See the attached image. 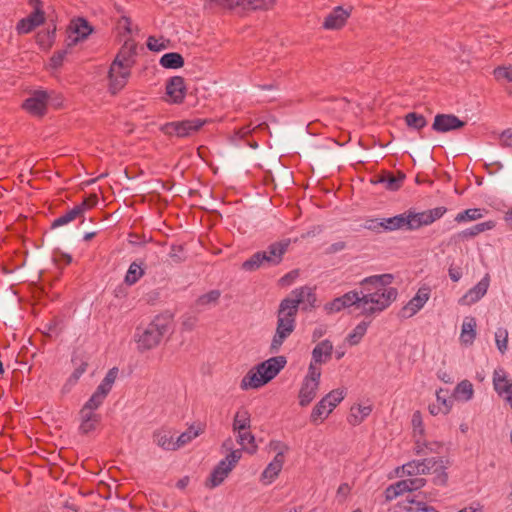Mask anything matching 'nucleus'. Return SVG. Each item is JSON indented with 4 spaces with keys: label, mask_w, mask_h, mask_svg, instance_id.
I'll return each instance as SVG.
<instances>
[{
    "label": "nucleus",
    "mask_w": 512,
    "mask_h": 512,
    "mask_svg": "<svg viewBox=\"0 0 512 512\" xmlns=\"http://www.w3.org/2000/svg\"><path fill=\"white\" fill-rule=\"evenodd\" d=\"M333 344L329 339H325L316 344L311 352V361L308 369L314 368L321 371L320 366L326 364L332 357Z\"/></svg>",
    "instance_id": "19"
},
{
    "label": "nucleus",
    "mask_w": 512,
    "mask_h": 512,
    "mask_svg": "<svg viewBox=\"0 0 512 512\" xmlns=\"http://www.w3.org/2000/svg\"><path fill=\"white\" fill-rule=\"evenodd\" d=\"M154 442L164 450L174 451L176 450V443L171 435V433L167 430L161 429L157 430L153 433Z\"/></svg>",
    "instance_id": "36"
},
{
    "label": "nucleus",
    "mask_w": 512,
    "mask_h": 512,
    "mask_svg": "<svg viewBox=\"0 0 512 512\" xmlns=\"http://www.w3.org/2000/svg\"><path fill=\"white\" fill-rule=\"evenodd\" d=\"M80 419L79 432L81 434H88L96 429V426L101 420V416L95 412L80 410Z\"/></svg>",
    "instance_id": "31"
},
{
    "label": "nucleus",
    "mask_w": 512,
    "mask_h": 512,
    "mask_svg": "<svg viewBox=\"0 0 512 512\" xmlns=\"http://www.w3.org/2000/svg\"><path fill=\"white\" fill-rule=\"evenodd\" d=\"M442 448V442L426 441L422 437L415 439L414 451L417 455L439 454Z\"/></svg>",
    "instance_id": "32"
},
{
    "label": "nucleus",
    "mask_w": 512,
    "mask_h": 512,
    "mask_svg": "<svg viewBox=\"0 0 512 512\" xmlns=\"http://www.w3.org/2000/svg\"><path fill=\"white\" fill-rule=\"evenodd\" d=\"M144 273L145 272L141 264L132 262L126 272L124 282L129 286L134 285L140 280Z\"/></svg>",
    "instance_id": "45"
},
{
    "label": "nucleus",
    "mask_w": 512,
    "mask_h": 512,
    "mask_svg": "<svg viewBox=\"0 0 512 512\" xmlns=\"http://www.w3.org/2000/svg\"><path fill=\"white\" fill-rule=\"evenodd\" d=\"M135 56V42L126 40L112 61L108 72L109 90L113 94L121 91L128 83L135 64Z\"/></svg>",
    "instance_id": "3"
},
{
    "label": "nucleus",
    "mask_w": 512,
    "mask_h": 512,
    "mask_svg": "<svg viewBox=\"0 0 512 512\" xmlns=\"http://www.w3.org/2000/svg\"><path fill=\"white\" fill-rule=\"evenodd\" d=\"M72 361L75 365V369L68 378L66 384L64 385V389L66 388L67 390H69L71 386L75 385L78 382L80 377L85 373L88 366L87 362L83 360H80L79 363H77L76 359H73Z\"/></svg>",
    "instance_id": "47"
},
{
    "label": "nucleus",
    "mask_w": 512,
    "mask_h": 512,
    "mask_svg": "<svg viewBox=\"0 0 512 512\" xmlns=\"http://www.w3.org/2000/svg\"><path fill=\"white\" fill-rule=\"evenodd\" d=\"M482 210L479 208H470L458 213L455 217V221L463 223L466 221H474L482 218Z\"/></svg>",
    "instance_id": "50"
},
{
    "label": "nucleus",
    "mask_w": 512,
    "mask_h": 512,
    "mask_svg": "<svg viewBox=\"0 0 512 512\" xmlns=\"http://www.w3.org/2000/svg\"><path fill=\"white\" fill-rule=\"evenodd\" d=\"M265 260V253L257 251L242 263L241 269L246 272H254L262 267H267Z\"/></svg>",
    "instance_id": "40"
},
{
    "label": "nucleus",
    "mask_w": 512,
    "mask_h": 512,
    "mask_svg": "<svg viewBox=\"0 0 512 512\" xmlns=\"http://www.w3.org/2000/svg\"><path fill=\"white\" fill-rule=\"evenodd\" d=\"M321 379V371L308 369L298 392V402L301 407L310 405L317 396Z\"/></svg>",
    "instance_id": "10"
},
{
    "label": "nucleus",
    "mask_w": 512,
    "mask_h": 512,
    "mask_svg": "<svg viewBox=\"0 0 512 512\" xmlns=\"http://www.w3.org/2000/svg\"><path fill=\"white\" fill-rule=\"evenodd\" d=\"M220 297H221L220 290H217V289L210 290L209 292L200 295L196 299L195 307L199 311H203V310L209 309V308L214 307V306H216L218 304Z\"/></svg>",
    "instance_id": "34"
},
{
    "label": "nucleus",
    "mask_w": 512,
    "mask_h": 512,
    "mask_svg": "<svg viewBox=\"0 0 512 512\" xmlns=\"http://www.w3.org/2000/svg\"><path fill=\"white\" fill-rule=\"evenodd\" d=\"M288 449V446H283V449L279 450L273 460L266 466L261 474V480L264 484H271L278 477L283 468L285 452Z\"/></svg>",
    "instance_id": "24"
},
{
    "label": "nucleus",
    "mask_w": 512,
    "mask_h": 512,
    "mask_svg": "<svg viewBox=\"0 0 512 512\" xmlns=\"http://www.w3.org/2000/svg\"><path fill=\"white\" fill-rule=\"evenodd\" d=\"M197 323V318L194 316H186L182 321V328L185 331H192Z\"/></svg>",
    "instance_id": "62"
},
{
    "label": "nucleus",
    "mask_w": 512,
    "mask_h": 512,
    "mask_svg": "<svg viewBox=\"0 0 512 512\" xmlns=\"http://www.w3.org/2000/svg\"><path fill=\"white\" fill-rule=\"evenodd\" d=\"M267 380L258 366L252 368L241 380L240 387L243 390L256 389L265 385Z\"/></svg>",
    "instance_id": "30"
},
{
    "label": "nucleus",
    "mask_w": 512,
    "mask_h": 512,
    "mask_svg": "<svg viewBox=\"0 0 512 512\" xmlns=\"http://www.w3.org/2000/svg\"><path fill=\"white\" fill-rule=\"evenodd\" d=\"M286 363L287 360L285 356H275L263 361L257 366L267 382H269L285 367Z\"/></svg>",
    "instance_id": "28"
},
{
    "label": "nucleus",
    "mask_w": 512,
    "mask_h": 512,
    "mask_svg": "<svg viewBox=\"0 0 512 512\" xmlns=\"http://www.w3.org/2000/svg\"><path fill=\"white\" fill-rule=\"evenodd\" d=\"M68 48L69 47L67 46L66 49L56 51L53 54V56L50 59V66L53 69H57L63 64V61H64L66 55L68 54Z\"/></svg>",
    "instance_id": "57"
},
{
    "label": "nucleus",
    "mask_w": 512,
    "mask_h": 512,
    "mask_svg": "<svg viewBox=\"0 0 512 512\" xmlns=\"http://www.w3.org/2000/svg\"><path fill=\"white\" fill-rule=\"evenodd\" d=\"M369 323L361 321L357 326L347 335L346 340L351 345H357L367 332Z\"/></svg>",
    "instance_id": "46"
},
{
    "label": "nucleus",
    "mask_w": 512,
    "mask_h": 512,
    "mask_svg": "<svg viewBox=\"0 0 512 512\" xmlns=\"http://www.w3.org/2000/svg\"><path fill=\"white\" fill-rule=\"evenodd\" d=\"M233 431L249 430L251 426L250 413L246 409H240L236 412L233 420Z\"/></svg>",
    "instance_id": "42"
},
{
    "label": "nucleus",
    "mask_w": 512,
    "mask_h": 512,
    "mask_svg": "<svg viewBox=\"0 0 512 512\" xmlns=\"http://www.w3.org/2000/svg\"><path fill=\"white\" fill-rule=\"evenodd\" d=\"M117 29L120 33L132 34L133 27L131 19L127 16H122L117 22Z\"/></svg>",
    "instance_id": "58"
},
{
    "label": "nucleus",
    "mask_w": 512,
    "mask_h": 512,
    "mask_svg": "<svg viewBox=\"0 0 512 512\" xmlns=\"http://www.w3.org/2000/svg\"><path fill=\"white\" fill-rule=\"evenodd\" d=\"M70 30L75 36H69L68 47H72L79 41L86 39L92 33L93 28L86 19L77 18L71 22Z\"/></svg>",
    "instance_id": "27"
},
{
    "label": "nucleus",
    "mask_w": 512,
    "mask_h": 512,
    "mask_svg": "<svg viewBox=\"0 0 512 512\" xmlns=\"http://www.w3.org/2000/svg\"><path fill=\"white\" fill-rule=\"evenodd\" d=\"M406 502L409 506H404L406 512H438L433 506L423 501H417L413 497H407Z\"/></svg>",
    "instance_id": "48"
},
{
    "label": "nucleus",
    "mask_w": 512,
    "mask_h": 512,
    "mask_svg": "<svg viewBox=\"0 0 512 512\" xmlns=\"http://www.w3.org/2000/svg\"><path fill=\"white\" fill-rule=\"evenodd\" d=\"M372 412L371 405H356L350 409V414L347 418L349 424L353 426L360 425Z\"/></svg>",
    "instance_id": "35"
},
{
    "label": "nucleus",
    "mask_w": 512,
    "mask_h": 512,
    "mask_svg": "<svg viewBox=\"0 0 512 512\" xmlns=\"http://www.w3.org/2000/svg\"><path fill=\"white\" fill-rule=\"evenodd\" d=\"M476 327L477 323L474 317L467 316L464 318L459 337L461 344L464 346H471L474 343L477 335Z\"/></svg>",
    "instance_id": "29"
},
{
    "label": "nucleus",
    "mask_w": 512,
    "mask_h": 512,
    "mask_svg": "<svg viewBox=\"0 0 512 512\" xmlns=\"http://www.w3.org/2000/svg\"><path fill=\"white\" fill-rule=\"evenodd\" d=\"M351 492V487L348 483H342L337 489L336 497L340 502H344Z\"/></svg>",
    "instance_id": "60"
},
{
    "label": "nucleus",
    "mask_w": 512,
    "mask_h": 512,
    "mask_svg": "<svg viewBox=\"0 0 512 512\" xmlns=\"http://www.w3.org/2000/svg\"><path fill=\"white\" fill-rule=\"evenodd\" d=\"M426 485V479L422 477H410L407 479H403L397 481L396 483L390 485L386 491V498L392 500L406 492H413L421 489Z\"/></svg>",
    "instance_id": "15"
},
{
    "label": "nucleus",
    "mask_w": 512,
    "mask_h": 512,
    "mask_svg": "<svg viewBox=\"0 0 512 512\" xmlns=\"http://www.w3.org/2000/svg\"><path fill=\"white\" fill-rule=\"evenodd\" d=\"M495 79L499 82H510L512 83V66L497 67L493 71Z\"/></svg>",
    "instance_id": "53"
},
{
    "label": "nucleus",
    "mask_w": 512,
    "mask_h": 512,
    "mask_svg": "<svg viewBox=\"0 0 512 512\" xmlns=\"http://www.w3.org/2000/svg\"><path fill=\"white\" fill-rule=\"evenodd\" d=\"M97 203V197L83 200L80 204L75 205L72 209L57 217L52 222V228L65 226L77 218L83 217L84 213L94 207Z\"/></svg>",
    "instance_id": "14"
},
{
    "label": "nucleus",
    "mask_w": 512,
    "mask_h": 512,
    "mask_svg": "<svg viewBox=\"0 0 512 512\" xmlns=\"http://www.w3.org/2000/svg\"><path fill=\"white\" fill-rule=\"evenodd\" d=\"M392 274L366 277L360 281L359 309L365 316L379 314L387 309L397 298L398 291L391 287Z\"/></svg>",
    "instance_id": "1"
},
{
    "label": "nucleus",
    "mask_w": 512,
    "mask_h": 512,
    "mask_svg": "<svg viewBox=\"0 0 512 512\" xmlns=\"http://www.w3.org/2000/svg\"><path fill=\"white\" fill-rule=\"evenodd\" d=\"M170 320L164 316H156L145 328L136 333L137 349L140 352L157 347L164 335L169 331Z\"/></svg>",
    "instance_id": "4"
},
{
    "label": "nucleus",
    "mask_w": 512,
    "mask_h": 512,
    "mask_svg": "<svg viewBox=\"0 0 512 512\" xmlns=\"http://www.w3.org/2000/svg\"><path fill=\"white\" fill-rule=\"evenodd\" d=\"M436 402L439 403L441 406H448L449 411L452 408L453 401L449 397V391L447 389L440 388L436 392Z\"/></svg>",
    "instance_id": "56"
},
{
    "label": "nucleus",
    "mask_w": 512,
    "mask_h": 512,
    "mask_svg": "<svg viewBox=\"0 0 512 512\" xmlns=\"http://www.w3.org/2000/svg\"><path fill=\"white\" fill-rule=\"evenodd\" d=\"M405 123L409 128L421 130L427 125V120L422 114L410 112L405 115Z\"/></svg>",
    "instance_id": "49"
},
{
    "label": "nucleus",
    "mask_w": 512,
    "mask_h": 512,
    "mask_svg": "<svg viewBox=\"0 0 512 512\" xmlns=\"http://www.w3.org/2000/svg\"><path fill=\"white\" fill-rule=\"evenodd\" d=\"M55 32H56V29L53 28L52 30H47V31L38 33L37 37H36V41L39 44V46L43 49H49L54 42Z\"/></svg>",
    "instance_id": "52"
},
{
    "label": "nucleus",
    "mask_w": 512,
    "mask_h": 512,
    "mask_svg": "<svg viewBox=\"0 0 512 512\" xmlns=\"http://www.w3.org/2000/svg\"><path fill=\"white\" fill-rule=\"evenodd\" d=\"M495 343L497 349L501 354H504L508 349V331L504 327L497 328L495 332Z\"/></svg>",
    "instance_id": "51"
},
{
    "label": "nucleus",
    "mask_w": 512,
    "mask_h": 512,
    "mask_svg": "<svg viewBox=\"0 0 512 512\" xmlns=\"http://www.w3.org/2000/svg\"><path fill=\"white\" fill-rule=\"evenodd\" d=\"M474 389L473 384L469 380H462L459 382L455 389L453 396L458 401L467 402L473 398Z\"/></svg>",
    "instance_id": "37"
},
{
    "label": "nucleus",
    "mask_w": 512,
    "mask_h": 512,
    "mask_svg": "<svg viewBox=\"0 0 512 512\" xmlns=\"http://www.w3.org/2000/svg\"><path fill=\"white\" fill-rule=\"evenodd\" d=\"M296 316L297 315L279 304L276 330L269 347L271 353H278L286 339L294 332L296 328Z\"/></svg>",
    "instance_id": "5"
},
{
    "label": "nucleus",
    "mask_w": 512,
    "mask_h": 512,
    "mask_svg": "<svg viewBox=\"0 0 512 512\" xmlns=\"http://www.w3.org/2000/svg\"><path fill=\"white\" fill-rule=\"evenodd\" d=\"M159 64L166 69H179L184 65V59L177 52H169L160 58Z\"/></svg>",
    "instance_id": "41"
},
{
    "label": "nucleus",
    "mask_w": 512,
    "mask_h": 512,
    "mask_svg": "<svg viewBox=\"0 0 512 512\" xmlns=\"http://www.w3.org/2000/svg\"><path fill=\"white\" fill-rule=\"evenodd\" d=\"M346 396L343 388L330 391L314 406L310 414V422L318 425L325 421L332 411L340 404Z\"/></svg>",
    "instance_id": "8"
},
{
    "label": "nucleus",
    "mask_w": 512,
    "mask_h": 512,
    "mask_svg": "<svg viewBox=\"0 0 512 512\" xmlns=\"http://www.w3.org/2000/svg\"><path fill=\"white\" fill-rule=\"evenodd\" d=\"M494 228V223L492 221H486L482 223H478L472 227H469L461 232H459L456 237L460 240H467L469 238H473L477 236L478 234L486 231L491 230Z\"/></svg>",
    "instance_id": "39"
},
{
    "label": "nucleus",
    "mask_w": 512,
    "mask_h": 512,
    "mask_svg": "<svg viewBox=\"0 0 512 512\" xmlns=\"http://www.w3.org/2000/svg\"><path fill=\"white\" fill-rule=\"evenodd\" d=\"M290 244V239H283L271 243L268 245L266 250L260 251L261 253H265L266 266L274 267L279 265L282 262L283 256L287 252Z\"/></svg>",
    "instance_id": "20"
},
{
    "label": "nucleus",
    "mask_w": 512,
    "mask_h": 512,
    "mask_svg": "<svg viewBox=\"0 0 512 512\" xmlns=\"http://www.w3.org/2000/svg\"><path fill=\"white\" fill-rule=\"evenodd\" d=\"M317 296L313 288L302 286L292 290L289 297L284 298L280 305L297 315L298 309L310 311L316 306Z\"/></svg>",
    "instance_id": "7"
},
{
    "label": "nucleus",
    "mask_w": 512,
    "mask_h": 512,
    "mask_svg": "<svg viewBox=\"0 0 512 512\" xmlns=\"http://www.w3.org/2000/svg\"><path fill=\"white\" fill-rule=\"evenodd\" d=\"M214 2L227 9L241 8L244 11H266L272 9L275 0H214Z\"/></svg>",
    "instance_id": "12"
},
{
    "label": "nucleus",
    "mask_w": 512,
    "mask_h": 512,
    "mask_svg": "<svg viewBox=\"0 0 512 512\" xmlns=\"http://www.w3.org/2000/svg\"><path fill=\"white\" fill-rule=\"evenodd\" d=\"M412 424H413V430H414V437L420 438L424 434V426L422 422V417L419 411H416L413 413L412 416Z\"/></svg>",
    "instance_id": "54"
},
{
    "label": "nucleus",
    "mask_w": 512,
    "mask_h": 512,
    "mask_svg": "<svg viewBox=\"0 0 512 512\" xmlns=\"http://www.w3.org/2000/svg\"><path fill=\"white\" fill-rule=\"evenodd\" d=\"M147 47L151 51L159 52L161 50H164L166 48V45L164 42H161L159 39L155 38L154 36H150L147 39Z\"/></svg>",
    "instance_id": "59"
},
{
    "label": "nucleus",
    "mask_w": 512,
    "mask_h": 512,
    "mask_svg": "<svg viewBox=\"0 0 512 512\" xmlns=\"http://www.w3.org/2000/svg\"><path fill=\"white\" fill-rule=\"evenodd\" d=\"M490 285V277L486 274L476 285L470 288L458 301L460 305L470 306L485 296Z\"/></svg>",
    "instance_id": "23"
},
{
    "label": "nucleus",
    "mask_w": 512,
    "mask_h": 512,
    "mask_svg": "<svg viewBox=\"0 0 512 512\" xmlns=\"http://www.w3.org/2000/svg\"><path fill=\"white\" fill-rule=\"evenodd\" d=\"M204 125L201 119H191L166 123L162 131L169 136L187 137L198 131Z\"/></svg>",
    "instance_id": "11"
},
{
    "label": "nucleus",
    "mask_w": 512,
    "mask_h": 512,
    "mask_svg": "<svg viewBox=\"0 0 512 512\" xmlns=\"http://www.w3.org/2000/svg\"><path fill=\"white\" fill-rule=\"evenodd\" d=\"M425 464L428 466L429 474H433V482L435 485L444 486L448 481L446 472L448 461L443 458H425Z\"/></svg>",
    "instance_id": "25"
},
{
    "label": "nucleus",
    "mask_w": 512,
    "mask_h": 512,
    "mask_svg": "<svg viewBox=\"0 0 512 512\" xmlns=\"http://www.w3.org/2000/svg\"><path fill=\"white\" fill-rule=\"evenodd\" d=\"M166 102L170 104L183 103L186 96L185 80L181 76H173L166 83Z\"/></svg>",
    "instance_id": "21"
},
{
    "label": "nucleus",
    "mask_w": 512,
    "mask_h": 512,
    "mask_svg": "<svg viewBox=\"0 0 512 512\" xmlns=\"http://www.w3.org/2000/svg\"><path fill=\"white\" fill-rule=\"evenodd\" d=\"M119 370L117 367H113L108 370L103 380L97 386L94 393L83 405L82 411L95 412L103 403L118 377Z\"/></svg>",
    "instance_id": "9"
},
{
    "label": "nucleus",
    "mask_w": 512,
    "mask_h": 512,
    "mask_svg": "<svg viewBox=\"0 0 512 512\" xmlns=\"http://www.w3.org/2000/svg\"><path fill=\"white\" fill-rule=\"evenodd\" d=\"M431 296L430 286L422 285L412 299L400 310V316L408 319L416 315L427 303Z\"/></svg>",
    "instance_id": "13"
},
{
    "label": "nucleus",
    "mask_w": 512,
    "mask_h": 512,
    "mask_svg": "<svg viewBox=\"0 0 512 512\" xmlns=\"http://www.w3.org/2000/svg\"><path fill=\"white\" fill-rule=\"evenodd\" d=\"M500 141L503 146L512 147V129H507L502 132Z\"/></svg>",
    "instance_id": "63"
},
{
    "label": "nucleus",
    "mask_w": 512,
    "mask_h": 512,
    "mask_svg": "<svg viewBox=\"0 0 512 512\" xmlns=\"http://www.w3.org/2000/svg\"><path fill=\"white\" fill-rule=\"evenodd\" d=\"M382 224V218H368L364 221L363 227L375 233H383Z\"/></svg>",
    "instance_id": "55"
},
{
    "label": "nucleus",
    "mask_w": 512,
    "mask_h": 512,
    "mask_svg": "<svg viewBox=\"0 0 512 512\" xmlns=\"http://www.w3.org/2000/svg\"><path fill=\"white\" fill-rule=\"evenodd\" d=\"M465 126V122L454 114H437L434 117L432 130L437 133H447L461 129Z\"/></svg>",
    "instance_id": "22"
},
{
    "label": "nucleus",
    "mask_w": 512,
    "mask_h": 512,
    "mask_svg": "<svg viewBox=\"0 0 512 512\" xmlns=\"http://www.w3.org/2000/svg\"><path fill=\"white\" fill-rule=\"evenodd\" d=\"M404 179L405 175L403 173H399L397 176L388 173L382 176L378 182L383 184L387 190L397 191L402 186Z\"/></svg>",
    "instance_id": "44"
},
{
    "label": "nucleus",
    "mask_w": 512,
    "mask_h": 512,
    "mask_svg": "<svg viewBox=\"0 0 512 512\" xmlns=\"http://www.w3.org/2000/svg\"><path fill=\"white\" fill-rule=\"evenodd\" d=\"M350 14L351 10L337 6L325 17L322 27L326 30H338L345 25Z\"/></svg>",
    "instance_id": "26"
},
{
    "label": "nucleus",
    "mask_w": 512,
    "mask_h": 512,
    "mask_svg": "<svg viewBox=\"0 0 512 512\" xmlns=\"http://www.w3.org/2000/svg\"><path fill=\"white\" fill-rule=\"evenodd\" d=\"M447 212L444 206L435 207L421 212L409 209L404 213L382 218V232H393L396 230L415 231L424 226L433 224L442 218Z\"/></svg>",
    "instance_id": "2"
},
{
    "label": "nucleus",
    "mask_w": 512,
    "mask_h": 512,
    "mask_svg": "<svg viewBox=\"0 0 512 512\" xmlns=\"http://www.w3.org/2000/svg\"><path fill=\"white\" fill-rule=\"evenodd\" d=\"M492 383L497 395L512 409V381L503 368L499 367L494 370Z\"/></svg>",
    "instance_id": "16"
},
{
    "label": "nucleus",
    "mask_w": 512,
    "mask_h": 512,
    "mask_svg": "<svg viewBox=\"0 0 512 512\" xmlns=\"http://www.w3.org/2000/svg\"><path fill=\"white\" fill-rule=\"evenodd\" d=\"M48 100L46 91L36 90L23 102L22 107L31 115L41 117L46 113Z\"/></svg>",
    "instance_id": "18"
},
{
    "label": "nucleus",
    "mask_w": 512,
    "mask_h": 512,
    "mask_svg": "<svg viewBox=\"0 0 512 512\" xmlns=\"http://www.w3.org/2000/svg\"><path fill=\"white\" fill-rule=\"evenodd\" d=\"M429 412L431 415H439V414H448L449 413V407L448 406H441L439 403H432L428 407Z\"/></svg>",
    "instance_id": "61"
},
{
    "label": "nucleus",
    "mask_w": 512,
    "mask_h": 512,
    "mask_svg": "<svg viewBox=\"0 0 512 512\" xmlns=\"http://www.w3.org/2000/svg\"><path fill=\"white\" fill-rule=\"evenodd\" d=\"M232 445L233 443L231 439H228L223 443V447L231 450V452L213 469L209 479L206 482L207 487L215 488L219 486L241 459V450H232Z\"/></svg>",
    "instance_id": "6"
},
{
    "label": "nucleus",
    "mask_w": 512,
    "mask_h": 512,
    "mask_svg": "<svg viewBox=\"0 0 512 512\" xmlns=\"http://www.w3.org/2000/svg\"><path fill=\"white\" fill-rule=\"evenodd\" d=\"M401 471L402 473L400 474V476L409 477L429 474V469L428 466H426L425 464V459L409 461L408 463L402 465Z\"/></svg>",
    "instance_id": "33"
},
{
    "label": "nucleus",
    "mask_w": 512,
    "mask_h": 512,
    "mask_svg": "<svg viewBox=\"0 0 512 512\" xmlns=\"http://www.w3.org/2000/svg\"><path fill=\"white\" fill-rule=\"evenodd\" d=\"M237 442L242 446V450H245L249 454H254L257 451V445L255 442V436L249 430L237 431Z\"/></svg>",
    "instance_id": "38"
},
{
    "label": "nucleus",
    "mask_w": 512,
    "mask_h": 512,
    "mask_svg": "<svg viewBox=\"0 0 512 512\" xmlns=\"http://www.w3.org/2000/svg\"><path fill=\"white\" fill-rule=\"evenodd\" d=\"M203 432V429L198 426H190L186 431L181 433L177 439L175 440L176 443V450L183 447L184 445L190 443L193 439H195L197 436H199Z\"/></svg>",
    "instance_id": "43"
},
{
    "label": "nucleus",
    "mask_w": 512,
    "mask_h": 512,
    "mask_svg": "<svg viewBox=\"0 0 512 512\" xmlns=\"http://www.w3.org/2000/svg\"><path fill=\"white\" fill-rule=\"evenodd\" d=\"M448 274L453 282H458L462 277V270L460 267L450 266L448 269Z\"/></svg>",
    "instance_id": "64"
},
{
    "label": "nucleus",
    "mask_w": 512,
    "mask_h": 512,
    "mask_svg": "<svg viewBox=\"0 0 512 512\" xmlns=\"http://www.w3.org/2000/svg\"><path fill=\"white\" fill-rule=\"evenodd\" d=\"M352 306H357L359 309V292L356 290L349 291L327 302L323 306V310L327 315H332Z\"/></svg>",
    "instance_id": "17"
}]
</instances>
